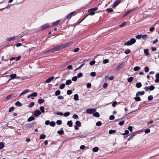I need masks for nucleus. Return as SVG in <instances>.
I'll list each match as a JSON object with an SVG mask.
<instances>
[{
    "label": "nucleus",
    "instance_id": "f257e3e1",
    "mask_svg": "<svg viewBox=\"0 0 159 159\" xmlns=\"http://www.w3.org/2000/svg\"><path fill=\"white\" fill-rule=\"evenodd\" d=\"M61 49H62L61 45L59 46H56L52 48L47 51L46 53H52L56 51H59Z\"/></svg>",
    "mask_w": 159,
    "mask_h": 159
},
{
    "label": "nucleus",
    "instance_id": "f03ea898",
    "mask_svg": "<svg viewBox=\"0 0 159 159\" xmlns=\"http://www.w3.org/2000/svg\"><path fill=\"white\" fill-rule=\"evenodd\" d=\"M88 12L89 13V14L87 15L85 17H84L82 20H80L78 23V24L80 23L81 22L83 21L85 18L89 15L91 16H93L95 14V12L93 11V10H91V9H89L88 10Z\"/></svg>",
    "mask_w": 159,
    "mask_h": 159
},
{
    "label": "nucleus",
    "instance_id": "7ed1b4c3",
    "mask_svg": "<svg viewBox=\"0 0 159 159\" xmlns=\"http://www.w3.org/2000/svg\"><path fill=\"white\" fill-rule=\"evenodd\" d=\"M73 43V41H71L70 42L66 43H65L64 44H62L61 45V48L62 49H63L69 46L70 45L72 44Z\"/></svg>",
    "mask_w": 159,
    "mask_h": 159
},
{
    "label": "nucleus",
    "instance_id": "20e7f679",
    "mask_svg": "<svg viewBox=\"0 0 159 159\" xmlns=\"http://www.w3.org/2000/svg\"><path fill=\"white\" fill-rule=\"evenodd\" d=\"M96 111L94 108H89L86 110V112L88 114H92L94 113Z\"/></svg>",
    "mask_w": 159,
    "mask_h": 159
},
{
    "label": "nucleus",
    "instance_id": "39448f33",
    "mask_svg": "<svg viewBox=\"0 0 159 159\" xmlns=\"http://www.w3.org/2000/svg\"><path fill=\"white\" fill-rule=\"evenodd\" d=\"M37 95V93L36 92H34L28 95L27 96V98H31L32 99H34V97H36Z\"/></svg>",
    "mask_w": 159,
    "mask_h": 159
},
{
    "label": "nucleus",
    "instance_id": "423d86ee",
    "mask_svg": "<svg viewBox=\"0 0 159 159\" xmlns=\"http://www.w3.org/2000/svg\"><path fill=\"white\" fill-rule=\"evenodd\" d=\"M50 27L49 24L46 23L41 26V29L44 30Z\"/></svg>",
    "mask_w": 159,
    "mask_h": 159
},
{
    "label": "nucleus",
    "instance_id": "0eeeda50",
    "mask_svg": "<svg viewBox=\"0 0 159 159\" xmlns=\"http://www.w3.org/2000/svg\"><path fill=\"white\" fill-rule=\"evenodd\" d=\"M121 1H116L113 3L112 7L115 8L120 2Z\"/></svg>",
    "mask_w": 159,
    "mask_h": 159
},
{
    "label": "nucleus",
    "instance_id": "6e6552de",
    "mask_svg": "<svg viewBox=\"0 0 159 159\" xmlns=\"http://www.w3.org/2000/svg\"><path fill=\"white\" fill-rule=\"evenodd\" d=\"M41 114V112L39 110H36L34 114V116L35 117H37L40 115Z\"/></svg>",
    "mask_w": 159,
    "mask_h": 159
},
{
    "label": "nucleus",
    "instance_id": "1a4fd4ad",
    "mask_svg": "<svg viewBox=\"0 0 159 159\" xmlns=\"http://www.w3.org/2000/svg\"><path fill=\"white\" fill-rule=\"evenodd\" d=\"M16 75L15 74H12L11 75H10V77L11 78V79H10L8 82H9L10 80H11L12 79H15L16 77Z\"/></svg>",
    "mask_w": 159,
    "mask_h": 159
},
{
    "label": "nucleus",
    "instance_id": "9d476101",
    "mask_svg": "<svg viewBox=\"0 0 159 159\" xmlns=\"http://www.w3.org/2000/svg\"><path fill=\"white\" fill-rule=\"evenodd\" d=\"M155 77L156 79L155 80V82L156 83L159 82V73H157L156 74Z\"/></svg>",
    "mask_w": 159,
    "mask_h": 159
},
{
    "label": "nucleus",
    "instance_id": "9b49d317",
    "mask_svg": "<svg viewBox=\"0 0 159 159\" xmlns=\"http://www.w3.org/2000/svg\"><path fill=\"white\" fill-rule=\"evenodd\" d=\"M30 92V90L29 89H25V90H24L23 92H22L20 94V95L19 97L22 95H24L25 94V93H28Z\"/></svg>",
    "mask_w": 159,
    "mask_h": 159
},
{
    "label": "nucleus",
    "instance_id": "f8f14e48",
    "mask_svg": "<svg viewBox=\"0 0 159 159\" xmlns=\"http://www.w3.org/2000/svg\"><path fill=\"white\" fill-rule=\"evenodd\" d=\"M54 78V76H52L48 79H47L46 80V82L47 83H49L52 80H53Z\"/></svg>",
    "mask_w": 159,
    "mask_h": 159
},
{
    "label": "nucleus",
    "instance_id": "ddd939ff",
    "mask_svg": "<svg viewBox=\"0 0 159 159\" xmlns=\"http://www.w3.org/2000/svg\"><path fill=\"white\" fill-rule=\"evenodd\" d=\"M145 93V92L144 91H142V92H138L136 93V95L137 96H139L140 95H143Z\"/></svg>",
    "mask_w": 159,
    "mask_h": 159
},
{
    "label": "nucleus",
    "instance_id": "4468645a",
    "mask_svg": "<svg viewBox=\"0 0 159 159\" xmlns=\"http://www.w3.org/2000/svg\"><path fill=\"white\" fill-rule=\"evenodd\" d=\"M34 125V123H30L27 124L26 126L27 128H31Z\"/></svg>",
    "mask_w": 159,
    "mask_h": 159
},
{
    "label": "nucleus",
    "instance_id": "2eb2a0df",
    "mask_svg": "<svg viewBox=\"0 0 159 159\" xmlns=\"http://www.w3.org/2000/svg\"><path fill=\"white\" fill-rule=\"evenodd\" d=\"M124 66V64L123 63H121L120 64L119 66L117 67V69L118 70L120 69V68L123 67Z\"/></svg>",
    "mask_w": 159,
    "mask_h": 159
},
{
    "label": "nucleus",
    "instance_id": "dca6fc26",
    "mask_svg": "<svg viewBox=\"0 0 159 159\" xmlns=\"http://www.w3.org/2000/svg\"><path fill=\"white\" fill-rule=\"evenodd\" d=\"M60 20H58L55 22L52 23V25L54 26H56L58 25Z\"/></svg>",
    "mask_w": 159,
    "mask_h": 159
},
{
    "label": "nucleus",
    "instance_id": "f3484780",
    "mask_svg": "<svg viewBox=\"0 0 159 159\" xmlns=\"http://www.w3.org/2000/svg\"><path fill=\"white\" fill-rule=\"evenodd\" d=\"M133 44L130 41H128L127 42L125 43H124L125 45L127 46H130L132 45Z\"/></svg>",
    "mask_w": 159,
    "mask_h": 159
},
{
    "label": "nucleus",
    "instance_id": "a211bd4d",
    "mask_svg": "<svg viewBox=\"0 0 159 159\" xmlns=\"http://www.w3.org/2000/svg\"><path fill=\"white\" fill-rule=\"evenodd\" d=\"M74 99L76 101L79 100V96L77 94H76L74 95Z\"/></svg>",
    "mask_w": 159,
    "mask_h": 159
},
{
    "label": "nucleus",
    "instance_id": "6ab92c4d",
    "mask_svg": "<svg viewBox=\"0 0 159 159\" xmlns=\"http://www.w3.org/2000/svg\"><path fill=\"white\" fill-rule=\"evenodd\" d=\"M148 51L149 50L148 49H145L144 50V53L146 56H148L149 54Z\"/></svg>",
    "mask_w": 159,
    "mask_h": 159
},
{
    "label": "nucleus",
    "instance_id": "aec40b11",
    "mask_svg": "<svg viewBox=\"0 0 159 159\" xmlns=\"http://www.w3.org/2000/svg\"><path fill=\"white\" fill-rule=\"evenodd\" d=\"M15 104L19 107H21L22 105V104L19 101L16 102Z\"/></svg>",
    "mask_w": 159,
    "mask_h": 159
},
{
    "label": "nucleus",
    "instance_id": "412c9836",
    "mask_svg": "<svg viewBox=\"0 0 159 159\" xmlns=\"http://www.w3.org/2000/svg\"><path fill=\"white\" fill-rule=\"evenodd\" d=\"M34 119L35 118L33 116H31L28 119V122H30L34 120Z\"/></svg>",
    "mask_w": 159,
    "mask_h": 159
},
{
    "label": "nucleus",
    "instance_id": "4be33fe9",
    "mask_svg": "<svg viewBox=\"0 0 159 159\" xmlns=\"http://www.w3.org/2000/svg\"><path fill=\"white\" fill-rule=\"evenodd\" d=\"M72 121L69 120L67 122V125H68L70 127H71L72 126Z\"/></svg>",
    "mask_w": 159,
    "mask_h": 159
},
{
    "label": "nucleus",
    "instance_id": "5701e85b",
    "mask_svg": "<svg viewBox=\"0 0 159 159\" xmlns=\"http://www.w3.org/2000/svg\"><path fill=\"white\" fill-rule=\"evenodd\" d=\"M142 86V84L141 83L139 82L136 84V86L137 88H140Z\"/></svg>",
    "mask_w": 159,
    "mask_h": 159
},
{
    "label": "nucleus",
    "instance_id": "b1692460",
    "mask_svg": "<svg viewBox=\"0 0 159 159\" xmlns=\"http://www.w3.org/2000/svg\"><path fill=\"white\" fill-rule=\"evenodd\" d=\"M93 116L96 117H98L100 116V115L98 112H95L93 113Z\"/></svg>",
    "mask_w": 159,
    "mask_h": 159
},
{
    "label": "nucleus",
    "instance_id": "393cba45",
    "mask_svg": "<svg viewBox=\"0 0 159 159\" xmlns=\"http://www.w3.org/2000/svg\"><path fill=\"white\" fill-rule=\"evenodd\" d=\"M76 125L78 127H80L81 126V123L79 121H77L75 122Z\"/></svg>",
    "mask_w": 159,
    "mask_h": 159
},
{
    "label": "nucleus",
    "instance_id": "a878e982",
    "mask_svg": "<svg viewBox=\"0 0 159 159\" xmlns=\"http://www.w3.org/2000/svg\"><path fill=\"white\" fill-rule=\"evenodd\" d=\"M45 101V100L43 99H39L38 100V102L39 104H41L43 103Z\"/></svg>",
    "mask_w": 159,
    "mask_h": 159
},
{
    "label": "nucleus",
    "instance_id": "bb28decb",
    "mask_svg": "<svg viewBox=\"0 0 159 159\" xmlns=\"http://www.w3.org/2000/svg\"><path fill=\"white\" fill-rule=\"evenodd\" d=\"M134 79V78L133 77H130L129 78H128V81L129 83L133 81Z\"/></svg>",
    "mask_w": 159,
    "mask_h": 159
},
{
    "label": "nucleus",
    "instance_id": "cd10ccee",
    "mask_svg": "<svg viewBox=\"0 0 159 159\" xmlns=\"http://www.w3.org/2000/svg\"><path fill=\"white\" fill-rule=\"evenodd\" d=\"M46 137V135L43 134H41L40 136L39 139H44Z\"/></svg>",
    "mask_w": 159,
    "mask_h": 159
},
{
    "label": "nucleus",
    "instance_id": "c85d7f7f",
    "mask_svg": "<svg viewBox=\"0 0 159 159\" xmlns=\"http://www.w3.org/2000/svg\"><path fill=\"white\" fill-rule=\"evenodd\" d=\"M40 110L41 113H44L45 112L44 108L43 106H41L40 108Z\"/></svg>",
    "mask_w": 159,
    "mask_h": 159
},
{
    "label": "nucleus",
    "instance_id": "c756f323",
    "mask_svg": "<svg viewBox=\"0 0 159 159\" xmlns=\"http://www.w3.org/2000/svg\"><path fill=\"white\" fill-rule=\"evenodd\" d=\"M4 145L3 143L0 142V149H2L4 148Z\"/></svg>",
    "mask_w": 159,
    "mask_h": 159
},
{
    "label": "nucleus",
    "instance_id": "7c9ffc66",
    "mask_svg": "<svg viewBox=\"0 0 159 159\" xmlns=\"http://www.w3.org/2000/svg\"><path fill=\"white\" fill-rule=\"evenodd\" d=\"M72 83V81L71 80H69L66 81V84L67 85L70 84Z\"/></svg>",
    "mask_w": 159,
    "mask_h": 159
},
{
    "label": "nucleus",
    "instance_id": "2f4dec72",
    "mask_svg": "<svg viewBox=\"0 0 159 159\" xmlns=\"http://www.w3.org/2000/svg\"><path fill=\"white\" fill-rule=\"evenodd\" d=\"M50 125L52 127L56 125L55 122L53 121H52L50 122Z\"/></svg>",
    "mask_w": 159,
    "mask_h": 159
},
{
    "label": "nucleus",
    "instance_id": "473e14b6",
    "mask_svg": "<svg viewBox=\"0 0 159 159\" xmlns=\"http://www.w3.org/2000/svg\"><path fill=\"white\" fill-rule=\"evenodd\" d=\"M134 99L137 101H139L141 100L140 98L139 97H138V96L134 97Z\"/></svg>",
    "mask_w": 159,
    "mask_h": 159
},
{
    "label": "nucleus",
    "instance_id": "72a5a7b5",
    "mask_svg": "<svg viewBox=\"0 0 159 159\" xmlns=\"http://www.w3.org/2000/svg\"><path fill=\"white\" fill-rule=\"evenodd\" d=\"M14 39L15 37H12L10 38H7V40L8 41L10 42L14 40Z\"/></svg>",
    "mask_w": 159,
    "mask_h": 159
},
{
    "label": "nucleus",
    "instance_id": "f704fd0d",
    "mask_svg": "<svg viewBox=\"0 0 159 159\" xmlns=\"http://www.w3.org/2000/svg\"><path fill=\"white\" fill-rule=\"evenodd\" d=\"M149 90L150 91H152L153 90L155 89V87L154 85H151L149 87Z\"/></svg>",
    "mask_w": 159,
    "mask_h": 159
},
{
    "label": "nucleus",
    "instance_id": "c9c22d12",
    "mask_svg": "<svg viewBox=\"0 0 159 159\" xmlns=\"http://www.w3.org/2000/svg\"><path fill=\"white\" fill-rule=\"evenodd\" d=\"M140 69V68L139 67L136 66L134 68V71H137L138 70Z\"/></svg>",
    "mask_w": 159,
    "mask_h": 159
},
{
    "label": "nucleus",
    "instance_id": "e433bc0d",
    "mask_svg": "<svg viewBox=\"0 0 159 159\" xmlns=\"http://www.w3.org/2000/svg\"><path fill=\"white\" fill-rule=\"evenodd\" d=\"M93 151L94 152H96L98 151V148L97 147H95L93 149Z\"/></svg>",
    "mask_w": 159,
    "mask_h": 159
},
{
    "label": "nucleus",
    "instance_id": "4c0bfd02",
    "mask_svg": "<svg viewBox=\"0 0 159 159\" xmlns=\"http://www.w3.org/2000/svg\"><path fill=\"white\" fill-rule=\"evenodd\" d=\"M135 10V8H134L132 9H129V11H128L127 12L128 13V14H129L130 13L133 12Z\"/></svg>",
    "mask_w": 159,
    "mask_h": 159
},
{
    "label": "nucleus",
    "instance_id": "58836bf2",
    "mask_svg": "<svg viewBox=\"0 0 159 159\" xmlns=\"http://www.w3.org/2000/svg\"><path fill=\"white\" fill-rule=\"evenodd\" d=\"M141 38L143 39H145L146 38H148V35L147 34H145L144 35H142Z\"/></svg>",
    "mask_w": 159,
    "mask_h": 159
},
{
    "label": "nucleus",
    "instance_id": "ea45409f",
    "mask_svg": "<svg viewBox=\"0 0 159 159\" xmlns=\"http://www.w3.org/2000/svg\"><path fill=\"white\" fill-rule=\"evenodd\" d=\"M130 41L133 44L135 43L136 41V40L134 38H132L131 39Z\"/></svg>",
    "mask_w": 159,
    "mask_h": 159
},
{
    "label": "nucleus",
    "instance_id": "a19ab883",
    "mask_svg": "<svg viewBox=\"0 0 159 159\" xmlns=\"http://www.w3.org/2000/svg\"><path fill=\"white\" fill-rule=\"evenodd\" d=\"M61 93V91L60 90H58L56 91L55 93V94L56 96H58Z\"/></svg>",
    "mask_w": 159,
    "mask_h": 159
},
{
    "label": "nucleus",
    "instance_id": "79ce46f5",
    "mask_svg": "<svg viewBox=\"0 0 159 159\" xmlns=\"http://www.w3.org/2000/svg\"><path fill=\"white\" fill-rule=\"evenodd\" d=\"M57 133L58 134L61 135L64 134V131L62 129L61 130L58 131Z\"/></svg>",
    "mask_w": 159,
    "mask_h": 159
},
{
    "label": "nucleus",
    "instance_id": "37998d69",
    "mask_svg": "<svg viewBox=\"0 0 159 159\" xmlns=\"http://www.w3.org/2000/svg\"><path fill=\"white\" fill-rule=\"evenodd\" d=\"M85 65V63H83L79 67L76 68L75 70V71H76L79 69H80L83 66Z\"/></svg>",
    "mask_w": 159,
    "mask_h": 159
},
{
    "label": "nucleus",
    "instance_id": "c03bdc74",
    "mask_svg": "<svg viewBox=\"0 0 159 159\" xmlns=\"http://www.w3.org/2000/svg\"><path fill=\"white\" fill-rule=\"evenodd\" d=\"M131 51L129 49H127L125 51V53L126 54H127L129 53Z\"/></svg>",
    "mask_w": 159,
    "mask_h": 159
},
{
    "label": "nucleus",
    "instance_id": "a18cd8bd",
    "mask_svg": "<svg viewBox=\"0 0 159 159\" xmlns=\"http://www.w3.org/2000/svg\"><path fill=\"white\" fill-rule=\"evenodd\" d=\"M102 124V122L101 121H99L97 122L96 123V125L97 126H101V125Z\"/></svg>",
    "mask_w": 159,
    "mask_h": 159
},
{
    "label": "nucleus",
    "instance_id": "49530a36",
    "mask_svg": "<svg viewBox=\"0 0 159 159\" xmlns=\"http://www.w3.org/2000/svg\"><path fill=\"white\" fill-rule=\"evenodd\" d=\"M34 102H32L30 104H29L28 107H32L34 106Z\"/></svg>",
    "mask_w": 159,
    "mask_h": 159
},
{
    "label": "nucleus",
    "instance_id": "de8ad7c7",
    "mask_svg": "<svg viewBox=\"0 0 159 159\" xmlns=\"http://www.w3.org/2000/svg\"><path fill=\"white\" fill-rule=\"evenodd\" d=\"M106 11H107L108 13H110L113 11L111 8H108L106 9Z\"/></svg>",
    "mask_w": 159,
    "mask_h": 159
},
{
    "label": "nucleus",
    "instance_id": "09e8293b",
    "mask_svg": "<svg viewBox=\"0 0 159 159\" xmlns=\"http://www.w3.org/2000/svg\"><path fill=\"white\" fill-rule=\"evenodd\" d=\"M149 68L148 66H146L144 68V71L145 72H148L149 71Z\"/></svg>",
    "mask_w": 159,
    "mask_h": 159
},
{
    "label": "nucleus",
    "instance_id": "8fccbe9b",
    "mask_svg": "<svg viewBox=\"0 0 159 159\" xmlns=\"http://www.w3.org/2000/svg\"><path fill=\"white\" fill-rule=\"evenodd\" d=\"M72 93V91L71 90H68L67 91V93L68 95H70Z\"/></svg>",
    "mask_w": 159,
    "mask_h": 159
},
{
    "label": "nucleus",
    "instance_id": "3c124183",
    "mask_svg": "<svg viewBox=\"0 0 159 159\" xmlns=\"http://www.w3.org/2000/svg\"><path fill=\"white\" fill-rule=\"evenodd\" d=\"M116 132V131L115 130L111 129V130H109V133L110 134H112L115 133V132Z\"/></svg>",
    "mask_w": 159,
    "mask_h": 159
},
{
    "label": "nucleus",
    "instance_id": "603ef678",
    "mask_svg": "<svg viewBox=\"0 0 159 159\" xmlns=\"http://www.w3.org/2000/svg\"><path fill=\"white\" fill-rule=\"evenodd\" d=\"M153 99V97L152 95H150L148 97V99L149 101H151Z\"/></svg>",
    "mask_w": 159,
    "mask_h": 159
},
{
    "label": "nucleus",
    "instance_id": "864d4df0",
    "mask_svg": "<svg viewBox=\"0 0 159 159\" xmlns=\"http://www.w3.org/2000/svg\"><path fill=\"white\" fill-rule=\"evenodd\" d=\"M65 84H61L60 86V88L61 89H64L65 86Z\"/></svg>",
    "mask_w": 159,
    "mask_h": 159
},
{
    "label": "nucleus",
    "instance_id": "5fc2aeb1",
    "mask_svg": "<svg viewBox=\"0 0 159 159\" xmlns=\"http://www.w3.org/2000/svg\"><path fill=\"white\" fill-rule=\"evenodd\" d=\"M15 109V108L14 107H11L9 109V112H11L12 111H13Z\"/></svg>",
    "mask_w": 159,
    "mask_h": 159
},
{
    "label": "nucleus",
    "instance_id": "6e6d98bb",
    "mask_svg": "<svg viewBox=\"0 0 159 159\" xmlns=\"http://www.w3.org/2000/svg\"><path fill=\"white\" fill-rule=\"evenodd\" d=\"M95 63V61L94 60H93L89 62V64L90 65L92 66Z\"/></svg>",
    "mask_w": 159,
    "mask_h": 159
},
{
    "label": "nucleus",
    "instance_id": "4d7b16f0",
    "mask_svg": "<svg viewBox=\"0 0 159 159\" xmlns=\"http://www.w3.org/2000/svg\"><path fill=\"white\" fill-rule=\"evenodd\" d=\"M57 124L58 125H60L62 124V121L60 120H58L56 122Z\"/></svg>",
    "mask_w": 159,
    "mask_h": 159
},
{
    "label": "nucleus",
    "instance_id": "13d9d810",
    "mask_svg": "<svg viewBox=\"0 0 159 159\" xmlns=\"http://www.w3.org/2000/svg\"><path fill=\"white\" fill-rule=\"evenodd\" d=\"M126 24V23L125 22H123L121 25H120V27H123L125 26Z\"/></svg>",
    "mask_w": 159,
    "mask_h": 159
},
{
    "label": "nucleus",
    "instance_id": "bf43d9fd",
    "mask_svg": "<svg viewBox=\"0 0 159 159\" xmlns=\"http://www.w3.org/2000/svg\"><path fill=\"white\" fill-rule=\"evenodd\" d=\"M109 60L108 59H105L103 61V63L104 64L107 63L109 62Z\"/></svg>",
    "mask_w": 159,
    "mask_h": 159
},
{
    "label": "nucleus",
    "instance_id": "052dcab7",
    "mask_svg": "<svg viewBox=\"0 0 159 159\" xmlns=\"http://www.w3.org/2000/svg\"><path fill=\"white\" fill-rule=\"evenodd\" d=\"M70 113L69 112H66L65 113L63 114V116H64L66 117V116H68L70 115Z\"/></svg>",
    "mask_w": 159,
    "mask_h": 159
},
{
    "label": "nucleus",
    "instance_id": "680f3d73",
    "mask_svg": "<svg viewBox=\"0 0 159 159\" xmlns=\"http://www.w3.org/2000/svg\"><path fill=\"white\" fill-rule=\"evenodd\" d=\"M77 79V77L76 76H75L72 77V80L74 81H76Z\"/></svg>",
    "mask_w": 159,
    "mask_h": 159
},
{
    "label": "nucleus",
    "instance_id": "e2e57ef3",
    "mask_svg": "<svg viewBox=\"0 0 159 159\" xmlns=\"http://www.w3.org/2000/svg\"><path fill=\"white\" fill-rule=\"evenodd\" d=\"M83 74L81 73H78L77 75V76L78 78H80L83 76Z\"/></svg>",
    "mask_w": 159,
    "mask_h": 159
},
{
    "label": "nucleus",
    "instance_id": "0e129e2a",
    "mask_svg": "<svg viewBox=\"0 0 159 159\" xmlns=\"http://www.w3.org/2000/svg\"><path fill=\"white\" fill-rule=\"evenodd\" d=\"M90 74V75L93 77H94L96 75V73L94 72H91Z\"/></svg>",
    "mask_w": 159,
    "mask_h": 159
},
{
    "label": "nucleus",
    "instance_id": "69168bd1",
    "mask_svg": "<svg viewBox=\"0 0 159 159\" xmlns=\"http://www.w3.org/2000/svg\"><path fill=\"white\" fill-rule=\"evenodd\" d=\"M115 116L113 115H111L109 117V119L110 120H112L114 119Z\"/></svg>",
    "mask_w": 159,
    "mask_h": 159
},
{
    "label": "nucleus",
    "instance_id": "338daca9",
    "mask_svg": "<svg viewBox=\"0 0 159 159\" xmlns=\"http://www.w3.org/2000/svg\"><path fill=\"white\" fill-rule=\"evenodd\" d=\"M86 86L87 88H90L91 86V84L89 83H88L87 84Z\"/></svg>",
    "mask_w": 159,
    "mask_h": 159
},
{
    "label": "nucleus",
    "instance_id": "774afa93",
    "mask_svg": "<svg viewBox=\"0 0 159 159\" xmlns=\"http://www.w3.org/2000/svg\"><path fill=\"white\" fill-rule=\"evenodd\" d=\"M73 118L75 119H77L78 118V116L76 114H74L73 116Z\"/></svg>",
    "mask_w": 159,
    "mask_h": 159
}]
</instances>
